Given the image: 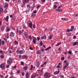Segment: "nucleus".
Here are the masks:
<instances>
[{"label":"nucleus","mask_w":78,"mask_h":78,"mask_svg":"<svg viewBox=\"0 0 78 78\" xmlns=\"http://www.w3.org/2000/svg\"><path fill=\"white\" fill-rule=\"evenodd\" d=\"M44 76V77L45 78H50V77L51 76V75H50V74L49 73H45Z\"/></svg>","instance_id":"1"},{"label":"nucleus","mask_w":78,"mask_h":78,"mask_svg":"<svg viewBox=\"0 0 78 78\" xmlns=\"http://www.w3.org/2000/svg\"><path fill=\"white\" fill-rule=\"evenodd\" d=\"M16 53H19L20 54H23L24 53L25 51H23V50H21L20 51L17 50L16 51Z\"/></svg>","instance_id":"2"},{"label":"nucleus","mask_w":78,"mask_h":78,"mask_svg":"<svg viewBox=\"0 0 78 78\" xmlns=\"http://www.w3.org/2000/svg\"><path fill=\"white\" fill-rule=\"evenodd\" d=\"M0 67L2 69V70H4V69H5V64H2L1 65Z\"/></svg>","instance_id":"3"},{"label":"nucleus","mask_w":78,"mask_h":78,"mask_svg":"<svg viewBox=\"0 0 78 78\" xmlns=\"http://www.w3.org/2000/svg\"><path fill=\"white\" fill-rule=\"evenodd\" d=\"M30 75H29V73H27L25 76V78H29Z\"/></svg>","instance_id":"4"},{"label":"nucleus","mask_w":78,"mask_h":78,"mask_svg":"<svg viewBox=\"0 0 78 78\" xmlns=\"http://www.w3.org/2000/svg\"><path fill=\"white\" fill-rule=\"evenodd\" d=\"M37 40V39L36 37H34L33 39V42L34 44H36V41Z\"/></svg>","instance_id":"5"},{"label":"nucleus","mask_w":78,"mask_h":78,"mask_svg":"<svg viewBox=\"0 0 78 78\" xmlns=\"http://www.w3.org/2000/svg\"><path fill=\"white\" fill-rule=\"evenodd\" d=\"M27 7L28 9L27 11H30V9H31V6H30V5H27Z\"/></svg>","instance_id":"6"},{"label":"nucleus","mask_w":78,"mask_h":78,"mask_svg":"<svg viewBox=\"0 0 78 78\" xmlns=\"http://www.w3.org/2000/svg\"><path fill=\"white\" fill-rule=\"evenodd\" d=\"M14 35H15V34L13 32H12L10 36H11V37H14Z\"/></svg>","instance_id":"7"},{"label":"nucleus","mask_w":78,"mask_h":78,"mask_svg":"<svg viewBox=\"0 0 78 78\" xmlns=\"http://www.w3.org/2000/svg\"><path fill=\"white\" fill-rule=\"evenodd\" d=\"M58 71H55L54 73V74L55 75H57V74H58L59 73V69H58Z\"/></svg>","instance_id":"8"},{"label":"nucleus","mask_w":78,"mask_h":78,"mask_svg":"<svg viewBox=\"0 0 78 78\" xmlns=\"http://www.w3.org/2000/svg\"><path fill=\"white\" fill-rule=\"evenodd\" d=\"M74 27L73 26H71V29L70 30L71 31H73V30L74 29Z\"/></svg>","instance_id":"9"},{"label":"nucleus","mask_w":78,"mask_h":78,"mask_svg":"<svg viewBox=\"0 0 78 78\" xmlns=\"http://www.w3.org/2000/svg\"><path fill=\"white\" fill-rule=\"evenodd\" d=\"M36 53L37 54V55H39V54H41V51L39 50H38L37 51Z\"/></svg>","instance_id":"10"},{"label":"nucleus","mask_w":78,"mask_h":78,"mask_svg":"<svg viewBox=\"0 0 78 78\" xmlns=\"http://www.w3.org/2000/svg\"><path fill=\"white\" fill-rule=\"evenodd\" d=\"M23 31H24V30H23L22 31L19 30V34H20V35H21V34H22V33H23Z\"/></svg>","instance_id":"11"},{"label":"nucleus","mask_w":78,"mask_h":78,"mask_svg":"<svg viewBox=\"0 0 78 78\" xmlns=\"http://www.w3.org/2000/svg\"><path fill=\"white\" fill-rule=\"evenodd\" d=\"M56 11H58V12H62V9H56L55 10Z\"/></svg>","instance_id":"12"},{"label":"nucleus","mask_w":78,"mask_h":78,"mask_svg":"<svg viewBox=\"0 0 78 78\" xmlns=\"http://www.w3.org/2000/svg\"><path fill=\"white\" fill-rule=\"evenodd\" d=\"M12 62V61L9 60H8L7 61V63L8 64H11Z\"/></svg>","instance_id":"13"},{"label":"nucleus","mask_w":78,"mask_h":78,"mask_svg":"<svg viewBox=\"0 0 78 78\" xmlns=\"http://www.w3.org/2000/svg\"><path fill=\"white\" fill-rule=\"evenodd\" d=\"M1 29L2 31H3L5 30V26L2 27Z\"/></svg>","instance_id":"14"},{"label":"nucleus","mask_w":78,"mask_h":78,"mask_svg":"<svg viewBox=\"0 0 78 78\" xmlns=\"http://www.w3.org/2000/svg\"><path fill=\"white\" fill-rule=\"evenodd\" d=\"M39 64L40 63L39 62H37V65H36V66L37 67H39Z\"/></svg>","instance_id":"15"},{"label":"nucleus","mask_w":78,"mask_h":78,"mask_svg":"<svg viewBox=\"0 0 78 78\" xmlns=\"http://www.w3.org/2000/svg\"><path fill=\"white\" fill-rule=\"evenodd\" d=\"M29 27L30 28H32V22H31L29 23Z\"/></svg>","instance_id":"16"},{"label":"nucleus","mask_w":78,"mask_h":78,"mask_svg":"<svg viewBox=\"0 0 78 78\" xmlns=\"http://www.w3.org/2000/svg\"><path fill=\"white\" fill-rule=\"evenodd\" d=\"M9 19V17L8 16H7L5 18V20H6L7 22H8Z\"/></svg>","instance_id":"17"},{"label":"nucleus","mask_w":78,"mask_h":78,"mask_svg":"<svg viewBox=\"0 0 78 78\" xmlns=\"http://www.w3.org/2000/svg\"><path fill=\"white\" fill-rule=\"evenodd\" d=\"M33 65H31L30 66V70H31L33 69Z\"/></svg>","instance_id":"18"},{"label":"nucleus","mask_w":78,"mask_h":78,"mask_svg":"<svg viewBox=\"0 0 78 78\" xmlns=\"http://www.w3.org/2000/svg\"><path fill=\"white\" fill-rule=\"evenodd\" d=\"M1 58L2 59H3V58H5V55H4L3 54L2 55H1Z\"/></svg>","instance_id":"19"},{"label":"nucleus","mask_w":78,"mask_h":78,"mask_svg":"<svg viewBox=\"0 0 78 78\" xmlns=\"http://www.w3.org/2000/svg\"><path fill=\"white\" fill-rule=\"evenodd\" d=\"M8 6V4L7 3H5V6H4V8H7Z\"/></svg>","instance_id":"20"},{"label":"nucleus","mask_w":78,"mask_h":78,"mask_svg":"<svg viewBox=\"0 0 78 78\" xmlns=\"http://www.w3.org/2000/svg\"><path fill=\"white\" fill-rule=\"evenodd\" d=\"M23 58H28V56H27V55H23V56H22Z\"/></svg>","instance_id":"21"},{"label":"nucleus","mask_w":78,"mask_h":78,"mask_svg":"<svg viewBox=\"0 0 78 78\" xmlns=\"http://www.w3.org/2000/svg\"><path fill=\"white\" fill-rule=\"evenodd\" d=\"M24 70H27V69H28V66H26L24 67Z\"/></svg>","instance_id":"22"},{"label":"nucleus","mask_w":78,"mask_h":78,"mask_svg":"<svg viewBox=\"0 0 78 78\" xmlns=\"http://www.w3.org/2000/svg\"><path fill=\"white\" fill-rule=\"evenodd\" d=\"M41 39H46V36H44L42 37H41Z\"/></svg>","instance_id":"23"},{"label":"nucleus","mask_w":78,"mask_h":78,"mask_svg":"<svg viewBox=\"0 0 78 78\" xmlns=\"http://www.w3.org/2000/svg\"><path fill=\"white\" fill-rule=\"evenodd\" d=\"M6 31L8 32V31H10V29L9 28H7L6 29Z\"/></svg>","instance_id":"24"},{"label":"nucleus","mask_w":78,"mask_h":78,"mask_svg":"<svg viewBox=\"0 0 78 78\" xmlns=\"http://www.w3.org/2000/svg\"><path fill=\"white\" fill-rule=\"evenodd\" d=\"M67 66L66 65L63 67V70H65V69H67Z\"/></svg>","instance_id":"25"},{"label":"nucleus","mask_w":78,"mask_h":78,"mask_svg":"<svg viewBox=\"0 0 78 78\" xmlns=\"http://www.w3.org/2000/svg\"><path fill=\"white\" fill-rule=\"evenodd\" d=\"M77 44V42H75L73 44V46H75V45H76Z\"/></svg>","instance_id":"26"},{"label":"nucleus","mask_w":78,"mask_h":78,"mask_svg":"<svg viewBox=\"0 0 78 78\" xmlns=\"http://www.w3.org/2000/svg\"><path fill=\"white\" fill-rule=\"evenodd\" d=\"M50 48H51V47H50V46H49V47L45 49V50H46V51H47L48 50H49V49H50Z\"/></svg>","instance_id":"27"},{"label":"nucleus","mask_w":78,"mask_h":78,"mask_svg":"<svg viewBox=\"0 0 78 78\" xmlns=\"http://www.w3.org/2000/svg\"><path fill=\"white\" fill-rule=\"evenodd\" d=\"M50 48H51V47H50V46H49V47L45 49V50H46V51H47L48 50H49V49H50Z\"/></svg>","instance_id":"28"},{"label":"nucleus","mask_w":78,"mask_h":78,"mask_svg":"<svg viewBox=\"0 0 78 78\" xmlns=\"http://www.w3.org/2000/svg\"><path fill=\"white\" fill-rule=\"evenodd\" d=\"M52 39V36L51 35L49 36L48 37V39L50 40Z\"/></svg>","instance_id":"29"},{"label":"nucleus","mask_w":78,"mask_h":78,"mask_svg":"<svg viewBox=\"0 0 78 78\" xmlns=\"http://www.w3.org/2000/svg\"><path fill=\"white\" fill-rule=\"evenodd\" d=\"M35 77H36V76H34L33 75H32L31 78H35Z\"/></svg>","instance_id":"30"},{"label":"nucleus","mask_w":78,"mask_h":78,"mask_svg":"<svg viewBox=\"0 0 78 78\" xmlns=\"http://www.w3.org/2000/svg\"><path fill=\"white\" fill-rule=\"evenodd\" d=\"M14 44H15L16 45H18V42L17 41H14Z\"/></svg>","instance_id":"31"},{"label":"nucleus","mask_w":78,"mask_h":78,"mask_svg":"<svg viewBox=\"0 0 78 78\" xmlns=\"http://www.w3.org/2000/svg\"><path fill=\"white\" fill-rule=\"evenodd\" d=\"M24 34L26 36H28V34H27V32H24Z\"/></svg>","instance_id":"32"},{"label":"nucleus","mask_w":78,"mask_h":78,"mask_svg":"<svg viewBox=\"0 0 78 78\" xmlns=\"http://www.w3.org/2000/svg\"><path fill=\"white\" fill-rule=\"evenodd\" d=\"M30 0H23V2H29Z\"/></svg>","instance_id":"33"},{"label":"nucleus","mask_w":78,"mask_h":78,"mask_svg":"<svg viewBox=\"0 0 78 78\" xmlns=\"http://www.w3.org/2000/svg\"><path fill=\"white\" fill-rule=\"evenodd\" d=\"M65 58L64 57H62L61 58V60H62V61H64V60Z\"/></svg>","instance_id":"34"},{"label":"nucleus","mask_w":78,"mask_h":78,"mask_svg":"<svg viewBox=\"0 0 78 78\" xmlns=\"http://www.w3.org/2000/svg\"><path fill=\"white\" fill-rule=\"evenodd\" d=\"M68 53H69V54H70V55H71L72 54V51H69L68 52Z\"/></svg>","instance_id":"35"},{"label":"nucleus","mask_w":78,"mask_h":78,"mask_svg":"<svg viewBox=\"0 0 78 78\" xmlns=\"http://www.w3.org/2000/svg\"><path fill=\"white\" fill-rule=\"evenodd\" d=\"M1 43L2 44V45H4V44H5V42L4 41H1Z\"/></svg>","instance_id":"36"},{"label":"nucleus","mask_w":78,"mask_h":78,"mask_svg":"<svg viewBox=\"0 0 78 78\" xmlns=\"http://www.w3.org/2000/svg\"><path fill=\"white\" fill-rule=\"evenodd\" d=\"M3 8H1L0 9V12H3Z\"/></svg>","instance_id":"37"},{"label":"nucleus","mask_w":78,"mask_h":78,"mask_svg":"<svg viewBox=\"0 0 78 78\" xmlns=\"http://www.w3.org/2000/svg\"><path fill=\"white\" fill-rule=\"evenodd\" d=\"M61 43H58V44H57L56 45H55L56 46H58V45H59L60 44H61Z\"/></svg>","instance_id":"38"},{"label":"nucleus","mask_w":78,"mask_h":78,"mask_svg":"<svg viewBox=\"0 0 78 78\" xmlns=\"http://www.w3.org/2000/svg\"><path fill=\"white\" fill-rule=\"evenodd\" d=\"M56 8H57V6H56V5H54V9H56Z\"/></svg>","instance_id":"39"},{"label":"nucleus","mask_w":78,"mask_h":78,"mask_svg":"<svg viewBox=\"0 0 78 78\" xmlns=\"http://www.w3.org/2000/svg\"><path fill=\"white\" fill-rule=\"evenodd\" d=\"M42 41H41L40 43V46H42Z\"/></svg>","instance_id":"40"},{"label":"nucleus","mask_w":78,"mask_h":78,"mask_svg":"<svg viewBox=\"0 0 78 78\" xmlns=\"http://www.w3.org/2000/svg\"><path fill=\"white\" fill-rule=\"evenodd\" d=\"M66 34L67 36H70L71 34V33H66Z\"/></svg>","instance_id":"41"},{"label":"nucleus","mask_w":78,"mask_h":78,"mask_svg":"<svg viewBox=\"0 0 78 78\" xmlns=\"http://www.w3.org/2000/svg\"><path fill=\"white\" fill-rule=\"evenodd\" d=\"M34 13V14H36V13H37V11H36V10H35L34 11H33Z\"/></svg>","instance_id":"42"},{"label":"nucleus","mask_w":78,"mask_h":78,"mask_svg":"<svg viewBox=\"0 0 78 78\" xmlns=\"http://www.w3.org/2000/svg\"><path fill=\"white\" fill-rule=\"evenodd\" d=\"M21 65L22 66H24V62H21Z\"/></svg>","instance_id":"43"},{"label":"nucleus","mask_w":78,"mask_h":78,"mask_svg":"<svg viewBox=\"0 0 78 78\" xmlns=\"http://www.w3.org/2000/svg\"><path fill=\"white\" fill-rule=\"evenodd\" d=\"M53 29L52 28H51L49 30L50 31H53Z\"/></svg>","instance_id":"44"},{"label":"nucleus","mask_w":78,"mask_h":78,"mask_svg":"<svg viewBox=\"0 0 78 78\" xmlns=\"http://www.w3.org/2000/svg\"><path fill=\"white\" fill-rule=\"evenodd\" d=\"M29 48L31 50H33V49L31 47H30Z\"/></svg>","instance_id":"45"},{"label":"nucleus","mask_w":78,"mask_h":78,"mask_svg":"<svg viewBox=\"0 0 78 78\" xmlns=\"http://www.w3.org/2000/svg\"><path fill=\"white\" fill-rule=\"evenodd\" d=\"M0 53H1V54H3V51L2 50H1Z\"/></svg>","instance_id":"46"},{"label":"nucleus","mask_w":78,"mask_h":78,"mask_svg":"<svg viewBox=\"0 0 78 78\" xmlns=\"http://www.w3.org/2000/svg\"><path fill=\"white\" fill-rule=\"evenodd\" d=\"M62 5H60V6L58 7V9H59V8H62Z\"/></svg>","instance_id":"47"},{"label":"nucleus","mask_w":78,"mask_h":78,"mask_svg":"<svg viewBox=\"0 0 78 78\" xmlns=\"http://www.w3.org/2000/svg\"><path fill=\"white\" fill-rule=\"evenodd\" d=\"M40 7H41L40 5L38 6H37V9H39V8H40Z\"/></svg>","instance_id":"48"},{"label":"nucleus","mask_w":78,"mask_h":78,"mask_svg":"<svg viewBox=\"0 0 78 78\" xmlns=\"http://www.w3.org/2000/svg\"><path fill=\"white\" fill-rule=\"evenodd\" d=\"M68 20V19L67 18H65L64 20L66 21V20Z\"/></svg>","instance_id":"49"},{"label":"nucleus","mask_w":78,"mask_h":78,"mask_svg":"<svg viewBox=\"0 0 78 78\" xmlns=\"http://www.w3.org/2000/svg\"><path fill=\"white\" fill-rule=\"evenodd\" d=\"M9 65H7L6 66V68H9Z\"/></svg>","instance_id":"50"},{"label":"nucleus","mask_w":78,"mask_h":78,"mask_svg":"<svg viewBox=\"0 0 78 78\" xmlns=\"http://www.w3.org/2000/svg\"><path fill=\"white\" fill-rule=\"evenodd\" d=\"M29 39H30V40H31V37L30 36H29Z\"/></svg>","instance_id":"51"},{"label":"nucleus","mask_w":78,"mask_h":78,"mask_svg":"<svg viewBox=\"0 0 78 78\" xmlns=\"http://www.w3.org/2000/svg\"><path fill=\"white\" fill-rule=\"evenodd\" d=\"M37 71H38V72H42V70H37Z\"/></svg>","instance_id":"52"},{"label":"nucleus","mask_w":78,"mask_h":78,"mask_svg":"<svg viewBox=\"0 0 78 78\" xmlns=\"http://www.w3.org/2000/svg\"><path fill=\"white\" fill-rule=\"evenodd\" d=\"M22 76H24V75H25V73H22Z\"/></svg>","instance_id":"53"},{"label":"nucleus","mask_w":78,"mask_h":78,"mask_svg":"<svg viewBox=\"0 0 78 78\" xmlns=\"http://www.w3.org/2000/svg\"><path fill=\"white\" fill-rule=\"evenodd\" d=\"M41 2H44L45 1V0H41Z\"/></svg>","instance_id":"54"},{"label":"nucleus","mask_w":78,"mask_h":78,"mask_svg":"<svg viewBox=\"0 0 78 78\" xmlns=\"http://www.w3.org/2000/svg\"><path fill=\"white\" fill-rule=\"evenodd\" d=\"M54 4H58V2H56L54 3Z\"/></svg>","instance_id":"55"},{"label":"nucleus","mask_w":78,"mask_h":78,"mask_svg":"<svg viewBox=\"0 0 78 78\" xmlns=\"http://www.w3.org/2000/svg\"><path fill=\"white\" fill-rule=\"evenodd\" d=\"M65 18H61L62 20H64V19Z\"/></svg>","instance_id":"56"},{"label":"nucleus","mask_w":78,"mask_h":78,"mask_svg":"<svg viewBox=\"0 0 78 78\" xmlns=\"http://www.w3.org/2000/svg\"><path fill=\"white\" fill-rule=\"evenodd\" d=\"M70 31V29H68L67 31V32H69Z\"/></svg>","instance_id":"57"},{"label":"nucleus","mask_w":78,"mask_h":78,"mask_svg":"<svg viewBox=\"0 0 78 78\" xmlns=\"http://www.w3.org/2000/svg\"><path fill=\"white\" fill-rule=\"evenodd\" d=\"M33 27L34 28H35V25L34 24L33 25Z\"/></svg>","instance_id":"58"},{"label":"nucleus","mask_w":78,"mask_h":78,"mask_svg":"<svg viewBox=\"0 0 78 78\" xmlns=\"http://www.w3.org/2000/svg\"><path fill=\"white\" fill-rule=\"evenodd\" d=\"M75 38H76V36H74L73 37V39H75Z\"/></svg>","instance_id":"59"},{"label":"nucleus","mask_w":78,"mask_h":78,"mask_svg":"<svg viewBox=\"0 0 78 78\" xmlns=\"http://www.w3.org/2000/svg\"><path fill=\"white\" fill-rule=\"evenodd\" d=\"M11 75H13V73H12V71L11 73H10Z\"/></svg>","instance_id":"60"},{"label":"nucleus","mask_w":78,"mask_h":78,"mask_svg":"<svg viewBox=\"0 0 78 78\" xmlns=\"http://www.w3.org/2000/svg\"><path fill=\"white\" fill-rule=\"evenodd\" d=\"M37 41H39L40 39V38H39L38 37H37Z\"/></svg>","instance_id":"61"},{"label":"nucleus","mask_w":78,"mask_h":78,"mask_svg":"<svg viewBox=\"0 0 78 78\" xmlns=\"http://www.w3.org/2000/svg\"><path fill=\"white\" fill-rule=\"evenodd\" d=\"M61 78H64V76L62 75V76H61Z\"/></svg>","instance_id":"62"},{"label":"nucleus","mask_w":78,"mask_h":78,"mask_svg":"<svg viewBox=\"0 0 78 78\" xmlns=\"http://www.w3.org/2000/svg\"><path fill=\"white\" fill-rule=\"evenodd\" d=\"M77 16H78V13L76 14L75 17H77Z\"/></svg>","instance_id":"63"},{"label":"nucleus","mask_w":78,"mask_h":78,"mask_svg":"<svg viewBox=\"0 0 78 78\" xmlns=\"http://www.w3.org/2000/svg\"><path fill=\"white\" fill-rule=\"evenodd\" d=\"M12 51L11 50H9V53H11Z\"/></svg>","instance_id":"64"}]
</instances>
